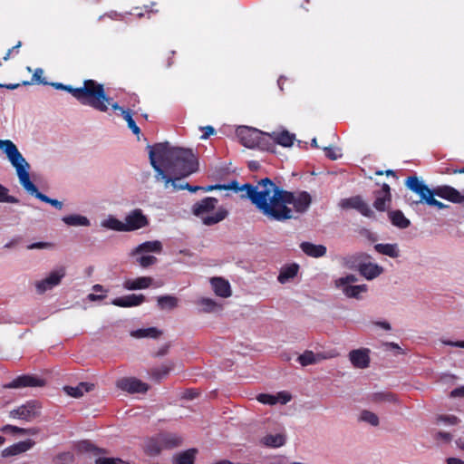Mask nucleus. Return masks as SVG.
Wrapping results in <instances>:
<instances>
[{
  "label": "nucleus",
  "instance_id": "nucleus-1",
  "mask_svg": "<svg viewBox=\"0 0 464 464\" xmlns=\"http://www.w3.org/2000/svg\"><path fill=\"white\" fill-rule=\"evenodd\" d=\"M149 159L155 170V180L164 182L167 189L169 186L173 191L186 189L184 178L195 173L198 169V161L191 149L171 147L168 142L149 145Z\"/></svg>",
  "mask_w": 464,
  "mask_h": 464
},
{
  "label": "nucleus",
  "instance_id": "nucleus-2",
  "mask_svg": "<svg viewBox=\"0 0 464 464\" xmlns=\"http://www.w3.org/2000/svg\"><path fill=\"white\" fill-rule=\"evenodd\" d=\"M265 184H268V192L263 198L257 209L269 220L285 222L295 219V211L290 207L293 192L283 189L273 181H265Z\"/></svg>",
  "mask_w": 464,
  "mask_h": 464
},
{
  "label": "nucleus",
  "instance_id": "nucleus-3",
  "mask_svg": "<svg viewBox=\"0 0 464 464\" xmlns=\"http://www.w3.org/2000/svg\"><path fill=\"white\" fill-rule=\"evenodd\" d=\"M50 85L56 90L68 92L82 105L90 106L96 111L106 110L102 102L104 100L107 101L103 84L94 80H85L83 86L78 88L62 82H51Z\"/></svg>",
  "mask_w": 464,
  "mask_h": 464
},
{
  "label": "nucleus",
  "instance_id": "nucleus-4",
  "mask_svg": "<svg viewBox=\"0 0 464 464\" xmlns=\"http://www.w3.org/2000/svg\"><path fill=\"white\" fill-rule=\"evenodd\" d=\"M218 202V200L216 198L207 197L193 205L192 212L200 218L204 225H215L224 220L228 215L225 207H219L216 209Z\"/></svg>",
  "mask_w": 464,
  "mask_h": 464
},
{
  "label": "nucleus",
  "instance_id": "nucleus-5",
  "mask_svg": "<svg viewBox=\"0 0 464 464\" xmlns=\"http://www.w3.org/2000/svg\"><path fill=\"white\" fill-rule=\"evenodd\" d=\"M10 163L15 169L16 174L19 179V182L22 187L32 196H36L37 192H39L37 187L31 181L29 169L30 165L25 160L24 156L18 150L17 147L14 149H8V153L6 154Z\"/></svg>",
  "mask_w": 464,
  "mask_h": 464
},
{
  "label": "nucleus",
  "instance_id": "nucleus-6",
  "mask_svg": "<svg viewBox=\"0 0 464 464\" xmlns=\"http://www.w3.org/2000/svg\"><path fill=\"white\" fill-rule=\"evenodd\" d=\"M236 134L240 143L246 148L274 150V146L267 139L266 132L252 127L240 126L237 129Z\"/></svg>",
  "mask_w": 464,
  "mask_h": 464
},
{
  "label": "nucleus",
  "instance_id": "nucleus-7",
  "mask_svg": "<svg viewBox=\"0 0 464 464\" xmlns=\"http://www.w3.org/2000/svg\"><path fill=\"white\" fill-rule=\"evenodd\" d=\"M265 181L272 182L269 178L262 179L255 186L250 183H245L240 187H237L236 191H246V198H248L257 208L263 198L267 195L268 184Z\"/></svg>",
  "mask_w": 464,
  "mask_h": 464
},
{
  "label": "nucleus",
  "instance_id": "nucleus-8",
  "mask_svg": "<svg viewBox=\"0 0 464 464\" xmlns=\"http://www.w3.org/2000/svg\"><path fill=\"white\" fill-rule=\"evenodd\" d=\"M41 410L42 404L38 401L31 400L10 411L9 417L29 422L41 415Z\"/></svg>",
  "mask_w": 464,
  "mask_h": 464
},
{
  "label": "nucleus",
  "instance_id": "nucleus-9",
  "mask_svg": "<svg viewBox=\"0 0 464 464\" xmlns=\"http://www.w3.org/2000/svg\"><path fill=\"white\" fill-rule=\"evenodd\" d=\"M338 206L343 210L354 209L366 218L374 217V212L370 205L359 195L342 198Z\"/></svg>",
  "mask_w": 464,
  "mask_h": 464
},
{
  "label": "nucleus",
  "instance_id": "nucleus-10",
  "mask_svg": "<svg viewBox=\"0 0 464 464\" xmlns=\"http://www.w3.org/2000/svg\"><path fill=\"white\" fill-rule=\"evenodd\" d=\"M66 275V269L61 266L52 271L44 279L35 282V288L38 294L42 295L46 291L58 285Z\"/></svg>",
  "mask_w": 464,
  "mask_h": 464
},
{
  "label": "nucleus",
  "instance_id": "nucleus-11",
  "mask_svg": "<svg viewBox=\"0 0 464 464\" xmlns=\"http://www.w3.org/2000/svg\"><path fill=\"white\" fill-rule=\"evenodd\" d=\"M149 221L140 208H135L127 214L123 222L124 232L138 230L145 227Z\"/></svg>",
  "mask_w": 464,
  "mask_h": 464
},
{
  "label": "nucleus",
  "instance_id": "nucleus-12",
  "mask_svg": "<svg viewBox=\"0 0 464 464\" xmlns=\"http://www.w3.org/2000/svg\"><path fill=\"white\" fill-rule=\"evenodd\" d=\"M116 386L129 393H145L149 385L135 377H123L116 382Z\"/></svg>",
  "mask_w": 464,
  "mask_h": 464
},
{
  "label": "nucleus",
  "instance_id": "nucleus-13",
  "mask_svg": "<svg viewBox=\"0 0 464 464\" xmlns=\"http://www.w3.org/2000/svg\"><path fill=\"white\" fill-rule=\"evenodd\" d=\"M45 385V381L34 375H21L14 379L9 383L5 384V389H20L25 387H43Z\"/></svg>",
  "mask_w": 464,
  "mask_h": 464
},
{
  "label": "nucleus",
  "instance_id": "nucleus-14",
  "mask_svg": "<svg viewBox=\"0 0 464 464\" xmlns=\"http://www.w3.org/2000/svg\"><path fill=\"white\" fill-rule=\"evenodd\" d=\"M431 192L437 197L455 204H460L464 202V195H462L455 188L449 185L437 186L431 189Z\"/></svg>",
  "mask_w": 464,
  "mask_h": 464
},
{
  "label": "nucleus",
  "instance_id": "nucleus-15",
  "mask_svg": "<svg viewBox=\"0 0 464 464\" xmlns=\"http://www.w3.org/2000/svg\"><path fill=\"white\" fill-rule=\"evenodd\" d=\"M290 201V206L293 207L292 209L295 211V215L297 218L301 214L307 211L311 205L312 198L306 191H301L299 193L293 192V198Z\"/></svg>",
  "mask_w": 464,
  "mask_h": 464
},
{
  "label": "nucleus",
  "instance_id": "nucleus-16",
  "mask_svg": "<svg viewBox=\"0 0 464 464\" xmlns=\"http://www.w3.org/2000/svg\"><path fill=\"white\" fill-rule=\"evenodd\" d=\"M373 207L378 211H384L392 200L391 188L388 184H382V188L373 192Z\"/></svg>",
  "mask_w": 464,
  "mask_h": 464
},
{
  "label": "nucleus",
  "instance_id": "nucleus-17",
  "mask_svg": "<svg viewBox=\"0 0 464 464\" xmlns=\"http://www.w3.org/2000/svg\"><path fill=\"white\" fill-rule=\"evenodd\" d=\"M349 360L353 367L365 369L370 364V350L366 348L352 350L349 353Z\"/></svg>",
  "mask_w": 464,
  "mask_h": 464
},
{
  "label": "nucleus",
  "instance_id": "nucleus-18",
  "mask_svg": "<svg viewBox=\"0 0 464 464\" xmlns=\"http://www.w3.org/2000/svg\"><path fill=\"white\" fill-rule=\"evenodd\" d=\"M267 139L275 147V143L282 147H291L295 140V135L286 130L281 131L266 132Z\"/></svg>",
  "mask_w": 464,
  "mask_h": 464
},
{
  "label": "nucleus",
  "instance_id": "nucleus-19",
  "mask_svg": "<svg viewBox=\"0 0 464 464\" xmlns=\"http://www.w3.org/2000/svg\"><path fill=\"white\" fill-rule=\"evenodd\" d=\"M34 445V441L32 440H26L14 443L2 450L1 456L3 458H9L26 452Z\"/></svg>",
  "mask_w": 464,
  "mask_h": 464
},
{
  "label": "nucleus",
  "instance_id": "nucleus-20",
  "mask_svg": "<svg viewBox=\"0 0 464 464\" xmlns=\"http://www.w3.org/2000/svg\"><path fill=\"white\" fill-rule=\"evenodd\" d=\"M333 356L334 355L331 353H314V352L307 350L298 356L297 361L302 366H308L318 363L323 360L332 358Z\"/></svg>",
  "mask_w": 464,
  "mask_h": 464
},
{
  "label": "nucleus",
  "instance_id": "nucleus-21",
  "mask_svg": "<svg viewBox=\"0 0 464 464\" xmlns=\"http://www.w3.org/2000/svg\"><path fill=\"white\" fill-rule=\"evenodd\" d=\"M406 186L420 196V202H423L424 198L431 192V189L416 176L409 177L406 180Z\"/></svg>",
  "mask_w": 464,
  "mask_h": 464
},
{
  "label": "nucleus",
  "instance_id": "nucleus-22",
  "mask_svg": "<svg viewBox=\"0 0 464 464\" xmlns=\"http://www.w3.org/2000/svg\"><path fill=\"white\" fill-rule=\"evenodd\" d=\"M210 284L217 295L227 298L232 295L229 283L222 277H212L210 279Z\"/></svg>",
  "mask_w": 464,
  "mask_h": 464
},
{
  "label": "nucleus",
  "instance_id": "nucleus-23",
  "mask_svg": "<svg viewBox=\"0 0 464 464\" xmlns=\"http://www.w3.org/2000/svg\"><path fill=\"white\" fill-rule=\"evenodd\" d=\"M144 301L145 296L143 295L132 294L122 297H117L112 300L111 304L121 307H131L140 305Z\"/></svg>",
  "mask_w": 464,
  "mask_h": 464
},
{
  "label": "nucleus",
  "instance_id": "nucleus-24",
  "mask_svg": "<svg viewBox=\"0 0 464 464\" xmlns=\"http://www.w3.org/2000/svg\"><path fill=\"white\" fill-rule=\"evenodd\" d=\"M153 279L150 276H140L135 279H127L123 283V287L127 290H139L150 287Z\"/></svg>",
  "mask_w": 464,
  "mask_h": 464
},
{
  "label": "nucleus",
  "instance_id": "nucleus-25",
  "mask_svg": "<svg viewBox=\"0 0 464 464\" xmlns=\"http://www.w3.org/2000/svg\"><path fill=\"white\" fill-rule=\"evenodd\" d=\"M62 221L68 227H89L91 226V221L87 217L76 213L63 216Z\"/></svg>",
  "mask_w": 464,
  "mask_h": 464
},
{
  "label": "nucleus",
  "instance_id": "nucleus-26",
  "mask_svg": "<svg viewBox=\"0 0 464 464\" xmlns=\"http://www.w3.org/2000/svg\"><path fill=\"white\" fill-rule=\"evenodd\" d=\"M383 271V268L377 264L362 263L359 264L360 274L368 280H372L379 276Z\"/></svg>",
  "mask_w": 464,
  "mask_h": 464
},
{
  "label": "nucleus",
  "instance_id": "nucleus-27",
  "mask_svg": "<svg viewBox=\"0 0 464 464\" xmlns=\"http://www.w3.org/2000/svg\"><path fill=\"white\" fill-rule=\"evenodd\" d=\"M388 218L391 223L400 229H405L411 224L410 220L404 216V214L398 209L389 211Z\"/></svg>",
  "mask_w": 464,
  "mask_h": 464
},
{
  "label": "nucleus",
  "instance_id": "nucleus-28",
  "mask_svg": "<svg viewBox=\"0 0 464 464\" xmlns=\"http://www.w3.org/2000/svg\"><path fill=\"white\" fill-rule=\"evenodd\" d=\"M93 388H94V384L93 383L81 382V383H79L75 387L65 386L63 388V390L65 391V392L68 395H70L72 397H74V398H80V397H82L84 394V392H88L90 391H92Z\"/></svg>",
  "mask_w": 464,
  "mask_h": 464
},
{
  "label": "nucleus",
  "instance_id": "nucleus-29",
  "mask_svg": "<svg viewBox=\"0 0 464 464\" xmlns=\"http://www.w3.org/2000/svg\"><path fill=\"white\" fill-rule=\"evenodd\" d=\"M197 305L200 313H214L222 309V305L211 298L201 297L197 300Z\"/></svg>",
  "mask_w": 464,
  "mask_h": 464
},
{
  "label": "nucleus",
  "instance_id": "nucleus-30",
  "mask_svg": "<svg viewBox=\"0 0 464 464\" xmlns=\"http://www.w3.org/2000/svg\"><path fill=\"white\" fill-rule=\"evenodd\" d=\"M300 247L307 256L313 257H321L326 253V247L324 246L314 245L310 242H303Z\"/></svg>",
  "mask_w": 464,
  "mask_h": 464
},
{
  "label": "nucleus",
  "instance_id": "nucleus-31",
  "mask_svg": "<svg viewBox=\"0 0 464 464\" xmlns=\"http://www.w3.org/2000/svg\"><path fill=\"white\" fill-rule=\"evenodd\" d=\"M298 269L299 266L297 264H291L289 266H283L277 277L278 282L281 284L287 283L297 275Z\"/></svg>",
  "mask_w": 464,
  "mask_h": 464
},
{
  "label": "nucleus",
  "instance_id": "nucleus-32",
  "mask_svg": "<svg viewBox=\"0 0 464 464\" xmlns=\"http://www.w3.org/2000/svg\"><path fill=\"white\" fill-rule=\"evenodd\" d=\"M338 289H341L343 294L348 298H360V295L362 293H365L367 291L366 285H345V286H335Z\"/></svg>",
  "mask_w": 464,
  "mask_h": 464
},
{
  "label": "nucleus",
  "instance_id": "nucleus-33",
  "mask_svg": "<svg viewBox=\"0 0 464 464\" xmlns=\"http://www.w3.org/2000/svg\"><path fill=\"white\" fill-rule=\"evenodd\" d=\"M101 227L108 230L124 232L123 221H121L112 215H109L105 218H103L101 221Z\"/></svg>",
  "mask_w": 464,
  "mask_h": 464
},
{
  "label": "nucleus",
  "instance_id": "nucleus-34",
  "mask_svg": "<svg viewBox=\"0 0 464 464\" xmlns=\"http://www.w3.org/2000/svg\"><path fill=\"white\" fill-rule=\"evenodd\" d=\"M197 454L196 449H189L174 456V464H194Z\"/></svg>",
  "mask_w": 464,
  "mask_h": 464
},
{
  "label": "nucleus",
  "instance_id": "nucleus-35",
  "mask_svg": "<svg viewBox=\"0 0 464 464\" xmlns=\"http://www.w3.org/2000/svg\"><path fill=\"white\" fill-rule=\"evenodd\" d=\"M162 332L156 327H150L146 329H138L130 332V336L134 338H153L156 339L161 335Z\"/></svg>",
  "mask_w": 464,
  "mask_h": 464
},
{
  "label": "nucleus",
  "instance_id": "nucleus-36",
  "mask_svg": "<svg viewBox=\"0 0 464 464\" xmlns=\"http://www.w3.org/2000/svg\"><path fill=\"white\" fill-rule=\"evenodd\" d=\"M157 304L160 310H172L178 307L179 299L173 295H161L157 298Z\"/></svg>",
  "mask_w": 464,
  "mask_h": 464
},
{
  "label": "nucleus",
  "instance_id": "nucleus-37",
  "mask_svg": "<svg viewBox=\"0 0 464 464\" xmlns=\"http://www.w3.org/2000/svg\"><path fill=\"white\" fill-rule=\"evenodd\" d=\"M161 248L162 246L160 241H148L138 246L135 248L133 254H141L149 252L160 253L161 251Z\"/></svg>",
  "mask_w": 464,
  "mask_h": 464
},
{
  "label": "nucleus",
  "instance_id": "nucleus-38",
  "mask_svg": "<svg viewBox=\"0 0 464 464\" xmlns=\"http://www.w3.org/2000/svg\"><path fill=\"white\" fill-rule=\"evenodd\" d=\"M173 367H174V363L169 362L166 364H162L159 367L152 368L150 370V373L151 378H153L155 381L159 382L162 378L166 377L169 373V372L173 369Z\"/></svg>",
  "mask_w": 464,
  "mask_h": 464
},
{
  "label": "nucleus",
  "instance_id": "nucleus-39",
  "mask_svg": "<svg viewBox=\"0 0 464 464\" xmlns=\"http://www.w3.org/2000/svg\"><path fill=\"white\" fill-rule=\"evenodd\" d=\"M1 431L12 434L20 433L23 435H35L38 433V430L36 428L24 429L10 424L3 426L1 428Z\"/></svg>",
  "mask_w": 464,
  "mask_h": 464
},
{
  "label": "nucleus",
  "instance_id": "nucleus-40",
  "mask_svg": "<svg viewBox=\"0 0 464 464\" xmlns=\"http://www.w3.org/2000/svg\"><path fill=\"white\" fill-rule=\"evenodd\" d=\"M374 249L382 255L397 257L399 256V250L396 244H377L374 246Z\"/></svg>",
  "mask_w": 464,
  "mask_h": 464
},
{
  "label": "nucleus",
  "instance_id": "nucleus-41",
  "mask_svg": "<svg viewBox=\"0 0 464 464\" xmlns=\"http://www.w3.org/2000/svg\"><path fill=\"white\" fill-rule=\"evenodd\" d=\"M359 420L367 422L374 427L379 425V417L374 412L368 410H363L361 411Z\"/></svg>",
  "mask_w": 464,
  "mask_h": 464
},
{
  "label": "nucleus",
  "instance_id": "nucleus-42",
  "mask_svg": "<svg viewBox=\"0 0 464 464\" xmlns=\"http://www.w3.org/2000/svg\"><path fill=\"white\" fill-rule=\"evenodd\" d=\"M367 256L364 254H356L353 256H349L343 259V264L348 268H359V264H362V259L366 258Z\"/></svg>",
  "mask_w": 464,
  "mask_h": 464
},
{
  "label": "nucleus",
  "instance_id": "nucleus-43",
  "mask_svg": "<svg viewBox=\"0 0 464 464\" xmlns=\"http://www.w3.org/2000/svg\"><path fill=\"white\" fill-rule=\"evenodd\" d=\"M285 442V438L282 434L267 435L264 438V443L271 447H280Z\"/></svg>",
  "mask_w": 464,
  "mask_h": 464
},
{
  "label": "nucleus",
  "instance_id": "nucleus-44",
  "mask_svg": "<svg viewBox=\"0 0 464 464\" xmlns=\"http://www.w3.org/2000/svg\"><path fill=\"white\" fill-rule=\"evenodd\" d=\"M35 198L44 203L50 204L51 206L59 210L62 209L63 207V203L62 201L55 198H51L50 197L46 196L45 194L40 191L37 192Z\"/></svg>",
  "mask_w": 464,
  "mask_h": 464
},
{
  "label": "nucleus",
  "instance_id": "nucleus-45",
  "mask_svg": "<svg viewBox=\"0 0 464 464\" xmlns=\"http://www.w3.org/2000/svg\"><path fill=\"white\" fill-rule=\"evenodd\" d=\"M9 189L0 184V202H6V203H14L16 204L19 202L18 198H16L14 196H11L8 194Z\"/></svg>",
  "mask_w": 464,
  "mask_h": 464
},
{
  "label": "nucleus",
  "instance_id": "nucleus-46",
  "mask_svg": "<svg viewBox=\"0 0 464 464\" xmlns=\"http://www.w3.org/2000/svg\"><path fill=\"white\" fill-rule=\"evenodd\" d=\"M122 117L127 121L128 127L132 130L134 134H139L140 132V130L133 120L131 111L130 110H128V111H123Z\"/></svg>",
  "mask_w": 464,
  "mask_h": 464
},
{
  "label": "nucleus",
  "instance_id": "nucleus-47",
  "mask_svg": "<svg viewBox=\"0 0 464 464\" xmlns=\"http://www.w3.org/2000/svg\"><path fill=\"white\" fill-rule=\"evenodd\" d=\"M256 400L263 404H268V405H275L278 402L277 397L271 395V394H267V393L258 394L256 397Z\"/></svg>",
  "mask_w": 464,
  "mask_h": 464
},
{
  "label": "nucleus",
  "instance_id": "nucleus-48",
  "mask_svg": "<svg viewBox=\"0 0 464 464\" xmlns=\"http://www.w3.org/2000/svg\"><path fill=\"white\" fill-rule=\"evenodd\" d=\"M357 277L354 275H347L340 277L334 281V286L351 285L352 283L357 282Z\"/></svg>",
  "mask_w": 464,
  "mask_h": 464
},
{
  "label": "nucleus",
  "instance_id": "nucleus-49",
  "mask_svg": "<svg viewBox=\"0 0 464 464\" xmlns=\"http://www.w3.org/2000/svg\"><path fill=\"white\" fill-rule=\"evenodd\" d=\"M105 98H107V101H102L103 105H105L106 110L101 111L102 112H106L109 109V106H111L114 111H121V115L123 116V111H128V110H124L121 106H120L117 102H113L112 98L109 97L105 93Z\"/></svg>",
  "mask_w": 464,
  "mask_h": 464
},
{
  "label": "nucleus",
  "instance_id": "nucleus-50",
  "mask_svg": "<svg viewBox=\"0 0 464 464\" xmlns=\"http://www.w3.org/2000/svg\"><path fill=\"white\" fill-rule=\"evenodd\" d=\"M156 261L157 258L154 256L150 255H143L137 258V262L140 264V266L144 268L154 265Z\"/></svg>",
  "mask_w": 464,
  "mask_h": 464
},
{
  "label": "nucleus",
  "instance_id": "nucleus-51",
  "mask_svg": "<svg viewBox=\"0 0 464 464\" xmlns=\"http://www.w3.org/2000/svg\"><path fill=\"white\" fill-rule=\"evenodd\" d=\"M437 422H443L446 425H457L459 420L454 415H440L437 417Z\"/></svg>",
  "mask_w": 464,
  "mask_h": 464
},
{
  "label": "nucleus",
  "instance_id": "nucleus-52",
  "mask_svg": "<svg viewBox=\"0 0 464 464\" xmlns=\"http://www.w3.org/2000/svg\"><path fill=\"white\" fill-rule=\"evenodd\" d=\"M44 71L41 68L35 69L33 76H32V82L34 83H39L43 85L50 84L48 82L45 81V79L43 77Z\"/></svg>",
  "mask_w": 464,
  "mask_h": 464
},
{
  "label": "nucleus",
  "instance_id": "nucleus-53",
  "mask_svg": "<svg viewBox=\"0 0 464 464\" xmlns=\"http://www.w3.org/2000/svg\"><path fill=\"white\" fill-rule=\"evenodd\" d=\"M434 196H436L435 194H433L432 192H430L423 200V202H425L426 204L430 205V206H435L437 207L439 209H441V208H446V205L443 204L442 202L437 200L434 198Z\"/></svg>",
  "mask_w": 464,
  "mask_h": 464
},
{
  "label": "nucleus",
  "instance_id": "nucleus-54",
  "mask_svg": "<svg viewBox=\"0 0 464 464\" xmlns=\"http://www.w3.org/2000/svg\"><path fill=\"white\" fill-rule=\"evenodd\" d=\"M181 438L176 435H169L165 438L164 443L167 447L172 448L181 444Z\"/></svg>",
  "mask_w": 464,
  "mask_h": 464
},
{
  "label": "nucleus",
  "instance_id": "nucleus-55",
  "mask_svg": "<svg viewBox=\"0 0 464 464\" xmlns=\"http://www.w3.org/2000/svg\"><path fill=\"white\" fill-rule=\"evenodd\" d=\"M324 150L325 152V156L332 160H335L341 157V153L338 149L333 147H325L324 148Z\"/></svg>",
  "mask_w": 464,
  "mask_h": 464
},
{
  "label": "nucleus",
  "instance_id": "nucleus-56",
  "mask_svg": "<svg viewBox=\"0 0 464 464\" xmlns=\"http://www.w3.org/2000/svg\"><path fill=\"white\" fill-rule=\"evenodd\" d=\"M73 456L71 452H63L56 456L55 461L59 464H66L72 461Z\"/></svg>",
  "mask_w": 464,
  "mask_h": 464
},
{
  "label": "nucleus",
  "instance_id": "nucleus-57",
  "mask_svg": "<svg viewBox=\"0 0 464 464\" xmlns=\"http://www.w3.org/2000/svg\"><path fill=\"white\" fill-rule=\"evenodd\" d=\"M146 451L150 455H157L160 452V447L158 445L157 442H155L153 440H150L146 444Z\"/></svg>",
  "mask_w": 464,
  "mask_h": 464
},
{
  "label": "nucleus",
  "instance_id": "nucleus-58",
  "mask_svg": "<svg viewBox=\"0 0 464 464\" xmlns=\"http://www.w3.org/2000/svg\"><path fill=\"white\" fill-rule=\"evenodd\" d=\"M96 464H129L120 459L99 458L95 460Z\"/></svg>",
  "mask_w": 464,
  "mask_h": 464
},
{
  "label": "nucleus",
  "instance_id": "nucleus-59",
  "mask_svg": "<svg viewBox=\"0 0 464 464\" xmlns=\"http://www.w3.org/2000/svg\"><path fill=\"white\" fill-rule=\"evenodd\" d=\"M15 147V144L10 140H0V149H2L5 154L8 153L9 148L13 150Z\"/></svg>",
  "mask_w": 464,
  "mask_h": 464
},
{
  "label": "nucleus",
  "instance_id": "nucleus-60",
  "mask_svg": "<svg viewBox=\"0 0 464 464\" xmlns=\"http://www.w3.org/2000/svg\"><path fill=\"white\" fill-rule=\"evenodd\" d=\"M53 246H54V244L52 242H37V243L28 246L27 247L30 249H34V248L40 249V248H51Z\"/></svg>",
  "mask_w": 464,
  "mask_h": 464
},
{
  "label": "nucleus",
  "instance_id": "nucleus-61",
  "mask_svg": "<svg viewBox=\"0 0 464 464\" xmlns=\"http://www.w3.org/2000/svg\"><path fill=\"white\" fill-rule=\"evenodd\" d=\"M276 397L278 398V402L282 404H286L291 400V395L284 392L277 393Z\"/></svg>",
  "mask_w": 464,
  "mask_h": 464
},
{
  "label": "nucleus",
  "instance_id": "nucleus-62",
  "mask_svg": "<svg viewBox=\"0 0 464 464\" xmlns=\"http://www.w3.org/2000/svg\"><path fill=\"white\" fill-rule=\"evenodd\" d=\"M436 439L437 440H444L446 442H450L452 440V435L449 432H445V431H439L437 434H436Z\"/></svg>",
  "mask_w": 464,
  "mask_h": 464
},
{
  "label": "nucleus",
  "instance_id": "nucleus-63",
  "mask_svg": "<svg viewBox=\"0 0 464 464\" xmlns=\"http://www.w3.org/2000/svg\"><path fill=\"white\" fill-rule=\"evenodd\" d=\"M202 130H204L201 139L206 140L210 135H212L215 132V129L212 126H206L202 128Z\"/></svg>",
  "mask_w": 464,
  "mask_h": 464
},
{
  "label": "nucleus",
  "instance_id": "nucleus-64",
  "mask_svg": "<svg viewBox=\"0 0 464 464\" xmlns=\"http://www.w3.org/2000/svg\"><path fill=\"white\" fill-rule=\"evenodd\" d=\"M451 397H464V386L456 388L450 392Z\"/></svg>",
  "mask_w": 464,
  "mask_h": 464
}]
</instances>
